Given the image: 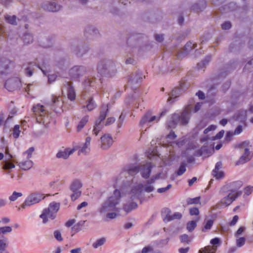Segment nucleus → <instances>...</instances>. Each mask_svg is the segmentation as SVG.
Returning <instances> with one entry per match:
<instances>
[{
    "mask_svg": "<svg viewBox=\"0 0 253 253\" xmlns=\"http://www.w3.org/2000/svg\"><path fill=\"white\" fill-rule=\"evenodd\" d=\"M165 112H163L161 113L159 117L156 116H152L150 113H147L144 115L142 119L140 122V125L143 126L146 125L148 127H149L150 125L149 124L153 121L157 120L158 121L160 117L165 114Z\"/></svg>",
    "mask_w": 253,
    "mask_h": 253,
    "instance_id": "nucleus-15",
    "label": "nucleus"
},
{
    "mask_svg": "<svg viewBox=\"0 0 253 253\" xmlns=\"http://www.w3.org/2000/svg\"><path fill=\"white\" fill-rule=\"evenodd\" d=\"M184 92L183 86L181 85L180 87L175 88L173 89L170 94H169V97L168 99V101H170L173 99H175L180 96Z\"/></svg>",
    "mask_w": 253,
    "mask_h": 253,
    "instance_id": "nucleus-25",
    "label": "nucleus"
},
{
    "mask_svg": "<svg viewBox=\"0 0 253 253\" xmlns=\"http://www.w3.org/2000/svg\"><path fill=\"white\" fill-rule=\"evenodd\" d=\"M76 149L75 148L70 149L66 148L63 150H60L56 154V157L58 159L62 158L67 159L70 155H72Z\"/></svg>",
    "mask_w": 253,
    "mask_h": 253,
    "instance_id": "nucleus-21",
    "label": "nucleus"
},
{
    "mask_svg": "<svg viewBox=\"0 0 253 253\" xmlns=\"http://www.w3.org/2000/svg\"><path fill=\"white\" fill-rule=\"evenodd\" d=\"M54 236L57 240H58L59 241H62L63 239L61 236V233L59 231H58V230L55 231L54 232Z\"/></svg>",
    "mask_w": 253,
    "mask_h": 253,
    "instance_id": "nucleus-60",
    "label": "nucleus"
},
{
    "mask_svg": "<svg viewBox=\"0 0 253 253\" xmlns=\"http://www.w3.org/2000/svg\"><path fill=\"white\" fill-rule=\"evenodd\" d=\"M125 116L123 115V113H122L121 115H120L118 121V127L119 128L121 127L122 124L124 122V120L125 119Z\"/></svg>",
    "mask_w": 253,
    "mask_h": 253,
    "instance_id": "nucleus-57",
    "label": "nucleus"
},
{
    "mask_svg": "<svg viewBox=\"0 0 253 253\" xmlns=\"http://www.w3.org/2000/svg\"><path fill=\"white\" fill-rule=\"evenodd\" d=\"M212 174L217 179L222 178L224 176L223 172L220 170L216 172H212Z\"/></svg>",
    "mask_w": 253,
    "mask_h": 253,
    "instance_id": "nucleus-55",
    "label": "nucleus"
},
{
    "mask_svg": "<svg viewBox=\"0 0 253 253\" xmlns=\"http://www.w3.org/2000/svg\"><path fill=\"white\" fill-rule=\"evenodd\" d=\"M23 196V194L21 192H17L14 191L12 195L9 197V200L11 202L16 201L18 198L21 197Z\"/></svg>",
    "mask_w": 253,
    "mask_h": 253,
    "instance_id": "nucleus-39",
    "label": "nucleus"
},
{
    "mask_svg": "<svg viewBox=\"0 0 253 253\" xmlns=\"http://www.w3.org/2000/svg\"><path fill=\"white\" fill-rule=\"evenodd\" d=\"M20 133V126L19 125H15L13 129L12 135L15 138H17L19 136Z\"/></svg>",
    "mask_w": 253,
    "mask_h": 253,
    "instance_id": "nucleus-47",
    "label": "nucleus"
},
{
    "mask_svg": "<svg viewBox=\"0 0 253 253\" xmlns=\"http://www.w3.org/2000/svg\"><path fill=\"white\" fill-rule=\"evenodd\" d=\"M196 46V44L193 43L191 42H187L184 47L183 51L179 52L177 53V57L181 58L182 56L187 54L191 50L195 48Z\"/></svg>",
    "mask_w": 253,
    "mask_h": 253,
    "instance_id": "nucleus-20",
    "label": "nucleus"
},
{
    "mask_svg": "<svg viewBox=\"0 0 253 253\" xmlns=\"http://www.w3.org/2000/svg\"><path fill=\"white\" fill-rule=\"evenodd\" d=\"M0 231L3 234L10 233L12 231V228L10 226H4L0 227Z\"/></svg>",
    "mask_w": 253,
    "mask_h": 253,
    "instance_id": "nucleus-51",
    "label": "nucleus"
},
{
    "mask_svg": "<svg viewBox=\"0 0 253 253\" xmlns=\"http://www.w3.org/2000/svg\"><path fill=\"white\" fill-rule=\"evenodd\" d=\"M192 111L191 105L186 107L180 114H174L171 117V120L168 123L169 128H174L177 125H185L189 121L190 112Z\"/></svg>",
    "mask_w": 253,
    "mask_h": 253,
    "instance_id": "nucleus-3",
    "label": "nucleus"
},
{
    "mask_svg": "<svg viewBox=\"0 0 253 253\" xmlns=\"http://www.w3.org/2000/svg\"><path fill=\"white\" fill-rule=\"evenodd\" d=\"M5 19L6 20V21L9 23V24H11L12 25H15L16 24V16L14 15L13 16H10V15H5Z\"/></svg>",
    "mask_w": 253,
    "mask_h": 253,
    "instance_id": "nucleus-43",
    "label": "nucleus"
},
{
    "mask_svg": "<svg viewBox=\"0 0 253 253\" xmlns=\"http://www.w3.org/2000/svg\"><path fill=\"white\" fill-rule=\"evenodd\" d=\"M253 191V187L251 186H247L244 189L245 194L248 196L251 194Z\"/></svg>",
    "mask_w": 253,
    "mask_h": 253,
    "instance_id": "nucleus-61",
    "label": "nucleus"
},
{
    "mask_svg": "<svg viewBox=\"0 0 253 253\" xmlns=\"http://www.w3.org/2000/svg\"><path fill=\"white\" fill-rule=\"evenodd\" d=\"M222 168V163L221 162H217L215 167V169L213 170L212 172H218Z\"/></svg>",
    "mask_w": 253,
    "mask_h": 253,
    "instance_id": "nucleus-64",
    "label": "nucleus"
},
{
    "mask_svg": "<svg viewBox=\"0 0 253 253\" xmlns=\"http://www.w3.org/2000/svg\"><path fill=\"white\" fill-rule=\"evenodd\" d=\"M237 147L244 153L240 157L239 160L236 162V165H242L249 161L253 156V154L250 150L251 146L250 145L249 141H246L238 144Z\"/></svg>",
    "mask_w": 253,
    "mask_h": 253,
    "instance_id": "nucleus-8",
    "label": "nucleus"
},
{
    "mask_svg": "<svg viewBox=\"0 0 253 253\" xmlns=\"http://www.w3.org/2000/svg\"><path fill=\"white\" fill-rule=\"evenodd\" d=\"M84 221H81L79 222L77 225H75L74 226L73 229L75 230L76 232L79 231L80 230V226H83L84 224Z\"/></svg>",
    "mask_w": 253,
    "mask_h": 253,
    "instance_id": "nucleus-56",
    "label": "nucleus"
},
{
    "mask_svg": "<svg viewBox=\"0 0 253 253\" xmlns=\"http://www.w3.org/2000/svg\"><path fill=\"white\" fill-rule=\"evenodd\" d=\"M9 61L7 60L0 61V73L3 74L9 68Z\"/></svg>",
    "mask_w": 253,
    "mask_h": 253,
    "instance_id": "nucleus-31",
    "label": "nucleus"
},
{
    "mask_svg": "<svg viewBox=\"0 0 253 253\" xmlns=\"http://www.w3.org/2000/svg\"><path fill=\"white\" fill-rule=\"evenodd\" d=\"M44 197L42 194L39 193H34L29 195L24 203L21 205V207L19 208L18 210H20L21 209H25L28 207H30L34 204L39 203L43 199Z\"/></svg>",
    "mask_w": 253,
    "mask_h": 253,
    "instance_id": "nucleus-9",
    "label": "nucleus"
},
{
    "mask_svg": "<svg viewBox=\"0 0 253 253\" xmlns=\"http://www.w3.org/2000/svg\"><path fill=\"white\" fill-rule=\"evenodd\" d=\"M86 32L90 34H97L98 33V30L93 26H88L86 29Z\"/></svg>",
    "mask_w": 253,
    "mask_h": 253,
    "instance_id": "nucleus-49",
    "label": "nucleus"
},
{
    "mask_svg": "<svg viewBox=\"0 0 253 253\" xmlns=\"http://www.w3.org/2000/svg\"><path fill=\"white\" fill-rule=\"evenodd\" d=\"M111 107L110 104L107 105L103 104L101 107L100 115L98 119L96 120L94 128L92 130V134L97 136L98 133L102 130L104 126L103 121H104L109 111V109Z\"/></svg>",
    "mask_w": 253,
    "mask_h": 253,
    "instance_id": "nucleus-6",
    "label": "nucleus"
},
{
    "mask_svg": "<svg viewBox=\"0 0 253 253\" xmlns=\"http://www.w3.org/2000/svg\"><path fill=\"white\" fill-rule=\"evenodd\" d=\"M206 6V3L205 1H201L200 4H199L198 3H195L194 4L192 7V9L193 10L199 11H202L203 9L205 8Z\"/></svg>",
    "mask_w": 253,
    "mask_h": 253,
    "instance_id": "nucleus-36",
    "label": "nucleus"
},
{
    "mask_svg": "<svg viewBox=\"0 0 253 253\" xmlns=\"http://www.w3.org/2000/svg\"><path fill=\"white\" fill-rule=\"evenodd\" d=\"M200 203V198L196 197L193 199H189L187 200V204L188 205L197 204Z\"/></svg>",
    "mask_w": 253,
    "mask_h": 253,
    "instance_id": "nucleus-54",
    "label": "nucleus"
},
{
    "mask_svg": "<svg viewBox=\"0 0 253 253\" xmlns=\"http://www.w3.org/2000/svg\"><path fill=\"white\" fill-rule=\"evenodd\" d=\"M121 197L120 191L117 189L114 191L113 195L108 197L100 206L98 211L106 213L110 211H117L116 206L119 204Z\"/></svg>",
    "mask_w": 253,
    "mask_h": 253,
    "instance_id": "nucleus-2",
    "label": "nucleus"
},
{
    "mask_svg": "<svg viewBox=\"0 0 253 253\" xmlns=\"http://www.w3.org/2000/svg\"><path fill=\"white\" fill-rule=\"evenodd\" d=\"M216 247L208 246L199 251V253H215Z\"/></svg>",
    "mask_w": 253,
    "mask_h": 253,
    "instance_id": "nucleus-32",
    "label": "nucleus"
},
{
    "mask_svg": "<svg viewBox=\"0 0 253 253\" xmlns=\"http://www.w3.org/2000/svg\"><path fill=\"white\" fill-rule=\"evenodd\" d=\"M101 142V147L103 150L109 149L113 143V140L109 134H105L100 138Z\"/></svg>",
    "mask_w": 253,
    "mask_h": 253,
    "instance_id": "nucleus-17",
    "label": "nucleus"
},
{
    "mask_svg": "<svg viewBox=\"0 0 253 253\" xmlns=\"http://www.w3.org/2000/svg\"><path fill=\"white\" fill-rule=\"evenodd\" d=\"M5 160L4 161H12L11 160V159L13 158V157L12 155L9 153L8 149V148H6L5 149Z\"/></svg>",
    "mask_w": 253,
    "mask_h": 253,
    "instance_id": "nucleus-59",
    "label": "nucleus"
},
{
    "mask_svg": "<svg viewBox=\"0 0 253 253\" xmlns=\"http://www.w3.org/2000/svg\"><path fill=\"white\" fill-rule=\"evenodd\" d=\"M247 117V111L245 110H242L239 111L234 116V119L235 120L243 122H244Z\"/></svg>",
    "mask_w": 253,
    "mask_h": 253,
    "instance_id": "nucleus-27",
    "label": "nucleus"
},
{
    "mask_svg": "<svg viewBox=\"0 0 253 253\" xmlns=\"http://www.w3.org/2000/svg\"><path fill=\"white\" fill-rule=\"evenodd\" d=\"M180 240L182 243H189L190 239L189 237L186 234H183L180 236Z\"/></svg>",
    "mask_w": 253,
    "mask_h": 253,
    "instance_id": "nucleus-50",
    "label": "nucleus"
},
{
    "mask_svg": "<svg viewBox=\"0 0 253 253\" xmlns=\"http://www.w3.org/2000/svg\"><path fill=\"white\" fill-rule=\"evenodd\" d=\"M213 224V220L212 219H209L207 221H205V224L204 227L203 229V231L206 232L209 230H210Z\"/></svg>",
    "mask_w": 253,
    "mask_h": 253,
    "instance_id": "nucleus-40",
    "label": "nucleus"
},
{
    "mask_svg": "<svg viewBox=\"0 0 253 253\" xmlns=\"http://www.w3.org/2000/svg\"><path fill=\"white\" fill-rule=\"evenodd\" d=\"M96 107V105L94 101L92 100V99H89L87 101V104L86 106V107L88 111H91L93 110Z\"/></svg>",
    "mask_w": 253,
    "mask_h": 253,
    "instance_id": "nucleus-41",
    "label": "nucleus"
},
{
    "mask_svg": "<svg viewBox=\"0 0 253 253\" xmlns=\"http://www.w3.org/2000/svg\"><path fill=\"white\" fill-rule=\"evenodd\" d=\"M94 82L95 79H94L93 78L88 77L84 82V87H86L87 86H93L94 84Z\"/></svg>",
    "mask_w": 253,
    "mask_h": 253,
    "instance_id": "nucleus-37",
    "label": "nucleus"
},
{
    "mask_svg": "<svg viewBox=\"0 0 253 253\" xmlns=\"http://www.w3.org/2000/svg\"><path fill=\"white\" fill-rule=\"evenodd\" d=\"M89 116H85L83 117L81 121L79 122V124L77 127V131L80 132L85 126L88 121Z\"/></svg>",
    "mask_w": 253,
    "mask_h": 253,
    "instance_id": "nucleus-30",
    "label": "nucleus"
},
{
    "mask_svg": "<svg viewBox=\"0 0 253 253\" xmlns=\"http://www.w3.org/2000/svg\"><path fill=\"white\" fill-rule=\"evenodd\" d=\"M140 170V166H136L134 164H128L124 168V172L130 175H134L137 174Z\"/></svg>",
    "mask_w": 253,
    "mask_h": 253,
    "instance_id": "nucleus-19",
    "label": "nucleus"
},
{
    "mask_svg": "<svg viewBox=\"0 0 253 253\" xmlns=\"http://www.w3.org/2000/svg\"><path fill=\"white\" fill-rule=\"evenodd\" d=\"M246 239L244 237H240L236 240V245L238 247H242L245 243Z\"/></svg>",
    "mask_w": 253,
    "mask_h": 253,
    "instance_id": "nucleus-52",
    "label": "nucleus"
},
{
    "mask_svg": "<svg viewBox=\"0 0 253 253\" xmlns=\"http://www.w3.org/2000/svg\"><path fill=\"white\" fill-rule=\"evenodd\" d=\"M153 183H151V180L149 179L144 185L140 184L134 187L129 193L130 198L132 200H137L140 198L143 191L147 193L153 191L155 189L154 187L152 185Z\"/></svg>",
    "mask_w": 253,
    "mask_h": 253,
    "instance_id": "nucleus-4",
    "label": "nucleus"
},
{
    "mask_svg": "<svg viewBox=\"0 0 253 253\" xmlns=\"http://www.w3.org/2000/svg\"><path fill=\"white\" fill-rule=\"evenodd\" d=\"M21 85L20 80L17 77L7 80L5 83V87L9 91H13L19 88Z\"/></svg>",
    "mask_w": 253,
    "mask_h": 253,
    "instance_id": "nucleus-13",
    "label": "nucleus"
},
{
    "mask_svg": "<svg viewBox=\"0 0 253 253\" xmlns=\"http://www.w3.org/2000/svg\"><path fill=\"white\" fill-rule=\"evenodd\" d=\"M12 162L18 163V162L16 161L15 160H13L12 161H4L2 166V169L4 170H8L14 168L15 165Z\"/></svg>",
    "mask_w": 253,
    "mask_h": 253,
    "instance_id": "nucleus-34",
    "label": "nucleus"
},
{
    "mask_svg": "<svg viewBox=\"0 0 253 253\" xmlns=\"http://www.w3.org/2000/svg\"><path fill=\"white\" fill-rule=\"evenodd\" d=\"M116 121V119L114 117H109L107 118L106 121L103 123L104 124V126H108L113 124Z\"/></svg>",
    "mask_w": 253,
    "mask_h": 253,
    "instance_id": "nucleus-53",
    "label": "nucleus"
},
{
    "mask_svg": "<svg viewBox=\"0 0 253 253\" xmlns=\"http://www.w3.org/2000/svg\"><path fill=\"white\" fill-rule=\"evenodd\" d=\"M82 186L81 182L79 180L73 181L70 186V190L72 192L71 198L73 201L77 200L81 195V188Z\"/></svg>",
    "mask_w": 253,
    "mask_h": 253,
    "instance_id": "nucleus-12",
    "label": "nucleus"
},
{
    "mask_svg": "<svg viewBox=\"0 0 253 253\" xmlns=\"http://www.w3.org/2000/svg\"><path fill=\"white\" fill-rule=\"evenodd\" d=\"M7 247V239L4 236L0 238V253H9L6 251Z\"/></svg>",
    "mask_w": 253,
    "mask_h": 253,
    "instance_id": "nucleus-26",
    "label": "nucleus"
},
{
    "mask_svg": "<svg viewBox=\"0 0 253 253\" xmlns=\"http://www.w3.org/2000/svg\"><path fill=\"white\" fill-rule=\"evenodd\" d=\"M242 186L241 181H235L223 186L221 192L226 194V195L221 200L222 205L227 207L230 205L235 199L241 195V192L238 190Z\"/></svg>",
    "mask_w": 253,
    "mask_h": 253,
    "instance_id": "nucleus-1",
    "label": "nucleus"
},
{
    "mask_svg": "<svg viewBox=\"0 0 253 253\" xmlns=\"http://www.w3.org/2000/svg\"><path fill=\"white\" fill-rule=\"evenodd\" d=\"M190 213L192 215H197L199 214V211L198 209L197 208H191L190 209Z\"/></svg>",
    "mask_w": 253,
    "mask_h": 253,
    "instance_id": "nucleus-62",
    "label": "nucleus"
},
{
    "mask_svg": "<svg viewBox=\"0 0 253 253\" xmlns=\"http://www.w3.org/2000/svg\"><path fill=\"white\" fill-rule=\"evenodd\" d=\"M87 50L84 47H77L74 49V52L78 56L81 57L86 53Z\"/></svg>",
    "mask_w": 253,
    "mask_h": 253,
    "instance_id": "nucleus-33",
    "label": "nucleus"
},
{
    "mask_svg": "<svg viewBox=\"0 0 253 253\" xmlns=\"http://www.w3.org/2000/svg\"><path fill=\"white\" fill-rule=\"evenodd\" d=\"M34 151V148L32 147L29 148L27 151L23 153V155L25 156L26 158L30 159L32 157V153Z\"/></svg>",
    "mask_w": 253,
    "mask_h": 253,
    "instance_id": "nucleus-48",
    "label": "nucleus"
},
{
    "mask_svg": "<svg viewBox=\"0 0 253 253\" xmlns=\"http://www.w3.org/2000/svg\"><path fill=\"white\" fill-rule=\"evenodd\" d=\"M23 40L26 43L29 44L33 41V37L32 34L29 33L25 34L23 37Z\"/></svg>",
    "mask_w": 253,
    "mask_h": 253,
    "instance_id": "nucleus-45",
    "label": "nucleus"
},
{
    "mask_svg": "<svg viewBox=\"0 0 253 253\" xmlns=\"http://www.w3.org/2000/svg\"><path fill=\"white\" fill-rule=\"evenodd\" d=\"M106 239L104 238H100L96 240L93 244L92 246L94 248L97 249L100 246H102L105 242Z\"/></svg>",
    "mask_w": 253,
    "mask_h": 253,
    "instance_id": "nucleus-42",
    "label": "nucleus"
},
{
    "mask_svg": "<svg viewBox=\"0 0 253 253\" xmlns=\"http://www.w3.org/2000/svg\"><path fill=\"white\" fill-rule=\"evenodd\" d=\"M117 216V214L114 211L107 212L106 217L110 219H114Z\"/></svg>",
    "mask_w": 253,
    "mask_h": 253,
    "instance_id": "nucleus-63",
    "label": "nucleus"
},
{
    "mask_svg": "<svg viewBox=\"0 0 253 253\" xmlns=\"http://www.w3.org/2000/svg\"><path fill=\"white\" fill-rule=\"evenodd\" d=\"M182 217V215L179 212H175L173 215H170V213H168L166 217L164 218V221L165 222H169L172 220L176 219H180Z\"/></svg>",
    "mask_w": 253,
    "mask_h": 253,
    "instance_id": "nucleus-29",
    "label": "nucleus"
},
{
    "mask_svg": "<svg viewBox=\"0 0 253 253\" xmlns=\"http://www.w3.org/2000/svg\"><path fill=\"white\" fill-rule=\"evenodd\" d=\"M59 208L60 204L59 203H51L47 208L43 210L42 213L40 216V218L42 219L43 223H46L49 219H54Z\"/></svg>",
    "mask_w": 253,
    "mask_h": 253,
    "instance_id": "nucleus-7",
    "label": "nucleus"
},
{
    "mask_svg": "<svg viewBox=\"0 0 253 253\" xmlns=\"http://www.w3.org/2000/svg\"><path fill=\"white\" fill-rule=\"evenodd\" d=\"M13 102L11 101L9 104V114L7 120L12 118L17 113V109L13 106Z\"/></svg>",
    "mask_w": 253,
    "mask_h": 253,
    "instance_id": "nucleus-38",
    "label": "nucleus"
},
{
    "mask_svg": "<svg viewBox=\"0 0 253 253\" xmlns=\"http://www.w3.org/2000/svg\"><path fill=\"white\" fill-rule=\"evenodd\" d=\"M86 72V68L84 66H75L69 70V75L72 79H78Z\"/></svg>",
    "mask_w": 253,
    "mask_h": 253,
    "instance_id": "nucleus-14",
    "label": "nucleus"
},
{
    "mask_svg": "<svg viewBox=\"0 0 253 253\" xmlns=\"http://www.w3.org/2000/svg\"><path fill=\"white\" fill-rule=\"evenodd\" d=\"M153 165L151 163H147L146 164L140 165V170L142 177L147 179L149 177L151 172V169Z\"/></svg>",
    "mask_w": 253,
    "mask_h": 253,
    "instance_id": "nucleus-18",
    "label": "nucleus"
},
{
    "mask_svg": "<svg viewBox=\"0 0 253 253\" xmlns=\"http://www.w3.org/2000/svg\"><path fill=\"white\" fill-rule=\"evenodd\" d=\"M91 139V137L89 136L86 138L85 142L79 151V154L83 153L86 155L89 153L90 150V144Z\"/></svg>",
    "mask_w": 253,
    "mask_h": 253,
    "instance_id": "nucleus-24",
    "label": "nucleus"
},
{
    "mask_svg": "<svg viewBox=\"0 0 253 253\" xmlns=\"http://www.w3.org/2000/svg\"><path fill=\"white\" fill-rule=\"evenodd\" d=\"M63 101L60 96L52 95L51 101L50 104L51 109L56 113H60L63 112L62 109Z\"/></svg>",
    "mask_w": 253,
    "mask_h": 253,
    "instance_id": "nucleus-11",
    "label": "nucleus"
},
{
    "mask_svg": "<svg viewBox=\"0 0 253 253\" xmlns=\"http://www.w3.org/2000/svg\"><path fill=\"white\" fill-rule=\"evenodd\" d=\"M64 85L67 88L68 98L71 101L74 100L76 98V92L72 85V83L69 82H66Z\"/></svg>",
    "mask_w": 253,
    "mask_h": 253,
    "instance_id": "nucleus-22",
    "label": "nucleus"
},
{
    "mask_svg": "<svg viewBox=\"0 0 253 253\" xmlns=\"http://www.w3.org/2000/svg\"><path fill=\"white\" fill-rule=\"evenodd\" d=\"M130 199L132 201V202L129 204H126L125 205L123 208L124 210L126 213L130 212L132 210H134L137 207V204H136V203L133 202L134 200H132L131 198Z\"/></svg>",
    "mask_w": 253,
    "mask_h": 253,
    "instance_id": "nucleus-28",
    "label": "nucleus"
},
{
    "mask_svg": "<svg viewBox=\"0 0 253 253\" xmlns=\"http://www.w3.org/2000/svg\"><path fill=\"white\" fill-rule=\"evenodd\" d=\"M196 226V221L192 220L187 223L186 228L189 232H192L195 228Z\"/></svg>",
    "mask_w": 253,
    "mask_h": 253,
    "instance_id": "nucleus-44",
    "label": "nucleus"
},
{
    "mask_svg": "<svg viewBox=\"0 0 253 253\" xmlns=\"http://www.w3.org/2000/svg\"><path fill=\"white\" fill-rule=\"evenodd\" d=\"M34 163L30 159L25 158V160L20 161L18 163L19 167L25 170L30 169L33 166Z\"/></svg>",
    "mask_w": 253,
    "mask_h": 253,
    "instance_id": "nucleus-23",
    "label": "nucleus"
},
{
    "mask_svg": "<svg viewBox=\"0 0 253 253\" xmlns=\"http://www.w3.org/2000/svg\"><path fill=\"white\" fill-rule=\"evenodd\" d=\"M33 110L36 116L37 122L39 124H42L45 127H47L50 122L51 117L45 111L44 106L38 104L33 107Z\"/></svg>",
    "mask_w": 253,
    "mask_h": 253,
    "instance_id": "nucleus-5",
    "label": "nucleus"
},
{
    "mask_svg": "<svg viewBox=\"0 0 253 253\" xmlns=\"http://www.w3.org/2000/svg\"><path fill=\"white\" fill-rule=\"evenodd\" d=\"M35 65L32 63H29L28 66L25 69V74L28 77H31L33 75V72L34 69Z\"/></svg>",
    "mask_w": 253,
    "mask_h": 253,
    "instance_id": "nucleus-35",
    "label": "nucleus"
},
{
    "mask_svg": "<svg viewBox=\"0 0 253 253\" xmlns=\"http://www.w3.org/2000/svg\"><path fill=\"white\" fill-rule=\"evenodd\" d=\"M42 7L45 10L51 12L58 11L61 8V6L54 1L44 2L42 4Z\"/></svg>",
    "mask_w": 253,
    "mask_h": 253,
    "instance_id": "nucleus-16",
    "label": "nucleus"
},
{
    "mask_svg": "<svg viewBox=\"0 0 253 253\" xmlns=\"http://www.w3.org/2000/svg\"><path fill=\"white\" fill-rule=\"evenodd\" d=\"M114 64L109 60L103 59L100 60L97 65L98 73L102 76H108L110 71L114 68Z\"/></svg>",
    "mask_w": 253,
    "mask_h": 253,
    "instance_id": "nucleus-10",
    "label": "nucleus"
},
{
    "mask_svg": "<svg viewBox=\"0 0 253 253\" xmlns=\"http://www.w3.org/2000/svg\"><path fill=\"white\" fill-rule=\"evenodd\" d=\"M171 187V184H169L167 187L158 189L157 192L159 193H164Z\"/></svg>",
    "mask_w": 253,
    "mask_h": 253,
    "instance_id": "nucleus-58",
    "label": "nucleus"
},
{
    "mask_svg": "<svg viewBox=\"0 0 253 253\" xmlns=\"http://www.w3.org/2000/svg\"><path fill=\"white\" fill-rule=\"evenodd\" d=\"M186 171V164L183 162L181 164L179 168L177 171L176 174L178 176L182 175Z\"/></svg>",
    "mask_w": 253,
    "mask_h": 253,
    "instance_id": "nucleus-46",
    "label": "nucleus"
}]
</instances>
